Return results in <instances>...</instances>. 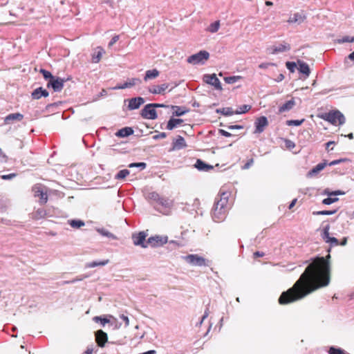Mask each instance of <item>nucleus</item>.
Segmentation results:
<instances>
[{
  "label": "nucleus",
  "instance_id": "nucleus-1",
  "mask_svg": "<svg viewBox=\"0 0 354 354\" xmlns=\"http://www.w3.org/2000/svg\"><path fill=\"white\" fill-rule=\"evenodd\" d=\"M330 257L328 254L326 259H315L293 286L282 292L279 298V303L285 305L297 301L318 288L327 286L330 283Z\"/></svg>",
  "mask_w": 354,
  "mask_h": 354
},
{
  "label": "nucleus",
  "instance_id": "nucleus-2",
  "mask_svg": "<svg viewBox=\"0 0 354 354\" xmlns=\"http://www.w3.org/2000/svg\"><path fill=\"white\" fill-rule=\"evenodd\" d=\"M227 198V194L223 192L221 195L220 200L217 201L214 204L212 216L215 222H221L225 218Z\"/></svg>",
  "mask_w": 354,
  "mask_h": 354
},
{
  "label": "nucleus",
  "instance_id": "nucleus-3",
  "mask_svg": "<svg viewBox=\"0 0 354 354\" xmlns=\"http://www.w3.org/2000/svg\"><path fill=\"white\" fill-rule=\"evenodd\" d=\"M322 118L334 125H342L345 122L344 115L337 110L326 113Z\"/></svg>",
  "mask_w": 354,
  "mask_h": 354
},
{
  "label": "nucleus",
  "instance_id": "nucleus-4",
  "mask_svg": "<svg viewBox=\"0 0 354 354\" xmlns=\"http://www.w3.org/2000/svg\"><path fill=\"white\" fill-rule=\"evenodd\" d=\"M209 57V53L206 50H201L198 53L189 56L187 62L193 64H204Z\"/></svg>",
  "mask_w": 354,
  "mask_h": 354
},
{
  "label": "nucleus",
  "instance_id": "nucleus-5",
  "mask_svg": "<svg viewBox=\"0 0 354 354\" xmlns=\"http://www.w3.org/2000/svg\"><path fill=\"white\" fill-rule=\"evenodd\" d=\"M184 260L193 266H206L207 260L198 254H189L183 257Z\"/></svg>",
  "mask_w": 354,
  "mask_h": 354
},
{
  "label": "nucleus",
  "instance_id": "nucleus-6",
  "mask_svg": "<svg viewBox=\"0 0 354 354\" xmlns=\"http://www.w3.org/2000/svg\"><path fill=\"white\" fill-rule=\"evenodd\" d=\"M147 233L145 232H140L132 234V240L133 244L136 246H140L142 248H147L148 247L147 240L146 237Z\"/></svg>",
  "mask_w": 354,
  "mask_h": 354
},
{
  "label": "nucleus",
  "instance_id": "nucleus-7",
  "mask_svg": "<svg viewBox=\"0 0 354 354\" xmlns=\"http://www.w3.org/2000/svg\"><path fill=\"white\" fill-rule=\"evenodd\" d=\"M167 241L168 237L167 236L156 235L147 239L148 245H150L153 248L162 246L167 243Z\"/></svg>",
  "mask_w": 354,
  "mask_h": 354
},
{
  "label": "nucleus",
  "instance_id": "nucleus-8",
  "mask_svg": "<svg viewBox=\"0 0 354 354\" xmlns=\"http://www.w3.org/2000/svg\"><path fill=\"white\" fill-rule=\"evenodd\" d=\"M203 80L205 83L214 86L216 90L221 91L223 89L221 83L215 74L205 75Z\"/></svg>",
  "mask_w": 354,
  "mask_h": 354
},
{
  "label": "nucleus",
  "instance_id": "nucleus-9",
  "mask_svg": "<svg viewBox=\"0 0 354 354\" xmlns=\"http://www.w3.org/2000/svg\"><path fill=\"white\" fill-rule=\"evenodd\" d=\"M141 115L143 118L148 120H155L157 118V113L153 104H147L141 111Z\"/></svg>",
  "mask_w": 354,
  "mask_h": 354
},
{
  "label": "nucleus",
  "instance_id": "nucleus-10",
  "mask_svg": "<svg viewBox=\"0 0 354 354\" xmlns=\"http://www.w3.org/2000/svg\"><path fill=\"white\" fill-rule=\"evenodd\" d=\"M32 192L35 197H39L40 203L45 204L48 201V196L46 192H44V188L41 185H35L32 187Z\"/></svg>",
  "mask_w": 354,
  "mask_h": 354
},
{
  "label": "nucleus",
  "instance_id": "nucleus-11",
  "mask_svg": "<svg viewBox=\"0 0 354 354\" xmlns=\"http://www.w3.org/2000/svg\"><path fill=\"white\" fill-rule=\"evenodd\" d=\"M65 80L60 77H54L47 84V87H52L55 92H59L64 87Z\"/></svg>",
  "mask_w": 354,
  "mask_h": 354
},
{
  "label": "nucleus",
  "instance_id": "nucleus-12",
  "mask_svg": "<svg viewBox=\"0 0 354 354\" xmlns=\"http://www.w3.org/2000/svg\"><path fill=\"white\" fill-rule=\"evenodd\" d=\"M255 130L254 131V133H262L265 128L268 125V121L266 117L261 116L258 118L255 122Z\"/></svg>",
  "mask_w": 354,
  "mask_h": 354
},
{
  "label": "nucleus",
  "instance_id": "nucleus-13",
  "mask_svg": "<svg viewBox=\"0 0 354 354\" xmlns=\"http://www.w3.org/2000/svg\"><path fill=\"white\" fill-rule=\"evenodd\" d=\"M141 83V80L139 78L134 77L129 79L128 81L124 82L122 84H118L115 86L113 89H124L127 88H131L136 84H139Z\"/></svg>",
  "mask_w": 354,
  "mask_h": 354
},
{
  "label": "nucleus",
  "instance_id": "nucleus-14",
  "mask_svg": "<svg viewBox=\"0 0 354 354\" xmlns=\"http://www.w3.org/2000/svg\"><path fill=\"white\" fill-rule=\"evenodd\" d=\"M186 147L187 144L184 138L181 136H178L176 138L173 140L171 150H179L185 148Z\"/></svg>",
  "mask_w": 354,
  "mask_h": 354
},
{
  "label": "nucleus",
  "instance_id": "nucleus-15",
  "mask_svg": "<svg viewBox=\"0 0 354 354\" xmlns=\"http://www.w3.org/2000/svg\"><path fill=\"white\" fill-rule=\"evenodd\" d=\"M95 338L97 344L100 347H104L108 340L107 334L102 330L96 332Z\"/></svg>",
  "mask_w": 354,
  "mask_h": 354
},
{
  "label": "nucleus",
  "instance_id": "nucleus-16",
  "mask_svg": "<svg viewBox=\"0 0 354 354\" xmlns=\"http://www.w3.org/2000/svg\"><path fill=\"white\" fill-rule=\"evenodd\" d=\"M144 103L145 100L141 97L131 98L129 101L128 109L129 110L137 109Z\"/></svg>",
  "mask_w": 354,
  "mask_h": 354
},
{
  "label": "nucleus",
  "instance_id": "nucleus-17",
  "mask_svg": "<svg viewBox=\"0 0 354 354\" xmlns=\"http://www.w3.org/2000/svg\"><path fill=\"white\" fill-rule=\"evenodd\" d=\"M169 88V84L165 83L158 86H153L149 88V93L152 94H164L165 91Z\"/></svg>",
  "mask_w": 354,
  "mask_h": 354
},
{
  "label": "nucleus",
  "instance_id": "nucleus-18",
  "mask_svg": "<svg viewBox=\"0 0 354 354\" xmlns=\"http://www.w3.org/2000/svg\"><path fill=\"white\" fill-rule=\"evenodd\" d=\"M297 69L299 73L305 75L306 77H309L310 70L308 64L301 60H297Z\"/></svg>",
  "mask_w": 354,
  "mask_h": 354
},
{
  "label": "nucleus",
  "instance_id": "nucleus-19",
  "mask_svg": "<svg viewBox=\"0 0 354 354\" xmlns=\"http://www.w3.org/2000/svg\"><path fill=\"white\" fill-rule=\"evenodd\" d=\"M290 49V44L287 43L279 44L277 46H274L271 48V53L276 54L278 53H283L288 51Z\"/></svg>",
  "mask_w": 354,
  "mask_h": 354
},
{
  "label": "nucleus",
  "instance_id": "nucleus-20",
  "mask_svg": "<svg viewBox=\"0 0 354 354\" xmlns=\"http://www.w3.org/2000/svg\"><path fill=\"white\" fill-rule=\"evenodd\" d=\"M104 53L105 51L103 48L97 46L92 53V62L98 63Z\"/></svg>",
  "mask_w": 354,
  "mask_h": 354
},
{
  "label": "nucleus",
  "instance_id": "nucleus-21",
  "mask_svg": "<svg viewBox=\"0 0 354 354\" xmlns=\"http://www.w3.org/2000/svg\"><path fill=\"white\" fill-rule=\"evenodd\" d=\"M48 95L49 93L46 89H44L42 87H39L32 91L31 96L35 100H39L41 97H46Z\"/></svg>",
  "mask_w": 354,
  "mask_h": 354
},
{
  "label": "nucleus",
  "instance_id": "nucleus-22",
  "mask_svg": "<svg viewBox=\"0 0 354 354\" xmlns=\"http://www.w3.org/2000/svg\"><path fill=\"white\" fill-rule=\"evenodd\" d=\"M326 162H321L317 165L315 167L310 169L308 174L307 177L312 178L317 175L322 170H323L326 166Z\"/></svg>",
  "mask_w": 354,
  "mask_h": 354
},
{
  "label": "nucleus",
  "instance_id": "nucleus-23",
  "mask_svg": "<svg viewBox=\"0 0 354 354\" xmlns=\"http://www.w3.org/2000/svg\"><path fill=\"white\" fill-rule=\"evenodd\" d=\"M295 101L293 98H292L291 100L287 101L283 105L279 106V113H284L286 111H289L295 106Z\"/></svg>",
  "mask_w": 354,
  "mask_h": 354
},
{
  "label": "nucleus",
  "instance_id": "nucleus-24",
  "mask_svg": "<svg viewBox=\"0 0 354 354\" xmlns=\"http://www.w3.org/2000/svg\"><path fill=\"white\" fill-rule=\"evenodd\" d=\"M306 19V17L299 12H297V13H295L294 15H291L288 20V22L289 24H295V23H298V24H301Z\"/></svg>",
  "mask_w": 354,
  "mask_h": 354
},
{
  "label": "nucleus",
  "instance_id": "nucleus-25",
  "mask_svg": "<svg viewBox=\"0 0 354 354\" xmlns=\"http://www.w3.org/2000/svg\"><path fill=\"white\" fill-rule=\"evenodd\" d=\"M24 118V115L19 113H10L5 118V122L10 124L14 120L21 121Z\"/></svg>",
  "mask_w": 354,
  "mask_h": 354
},
{
  "label": "nucleus",
  "instance_id": "nucleus-26",
  "mask_svg": "<svg viewBox=\"0 0 354 354\" xmlns=\"http://www.w3.org/2000/svg\"><path fill=\"white\" fill-rule=\"evenodd\" d=\"M159 74H160V72L156 68L152 69V70H147L145 73V75L144 77V80L145 82H147L150 80L156 79V77H158L159 76Z\"/></svg>",
  "mask_w": 354,
  "mask_h": 354
},
{
  "label": "nucleus",
  "instance_id": "nucleus-27",
  "mask_svg": "<svg viewBox=\"0 0 354 354\" xmlns=\"http://www.w3.org/2000/svg\"><path fill=\"white\" fill-rule=\"evenodd\" d=\"M195 167L199 171H209L213 169L212 165H207L200 159H198L195 163Z\"/></svg>",
  "mask_w": 354,
  "mask_h": 354
},
{
  "label": "nucleus",
  "instance_id": "nucleus-28",
  "mask_svg": "<svg viewBox=\"0 0 354 354\" xmlns=\"http://www.w3.org/2000/svg\"><path fill=\"white\" fill-rule=\"evenodd\" d=\"M183 122L182 119L171 118L167 122V129L172 130L178 127Z\"/></svg>",
  "mask_w": 354,
  "mask_h": 354
},
{
  "label": "nucleus",
  "instance_id": "nucleus-29",
  "mask_svg": "<svg viewBox=\"0 0 354 354\" xmlns=\"http://www.w3.org/2000/svg\"><path fill=\"white\" fill-rule=\"evenodd\" d=\"M96 231L102 236H106L110 239H112V240L118 239V237L115 234L110 232L109 230H107L105 228H97Z\"/></svg>",
  "mask_w": 354,
  "mask_h": 354
},
{
  "label": "nucleus",
  "instance_id": "nucleus-30",
  "mask_svg": "<svg viewBox=\"0 0 354 354\" xmlns=\"http://www.w3.org/2000/svg\"><path fill=\"white\" fill-rule=\"evenodd\" d=\"M158 204L161 205L162 207L169 209L173 205V201L168 198H164L160 196V199L159 200Z\"/></svg>",
  "mask_w": 354,
  "mask_h": 354
},
{
  "label": "nucleus",
  "instance_id": "nucleus-31",
  "mask_svg": "<svg viewBox=\"0 0 354 354\" xmlns=\"http://www.w3.org/2000/svg\"><path fill=\"white\" fill-rule=\"evenodd\" d=\"M133 133V130L131 127H124L118 131L117 136L120 137H127Z\"/></svg>",
  "mask_w": 354,
  "mask_h": 354
},
{
  "label": "nucleus",
  "instance_id": "nucleus-32",
  "mask_svg": "<svg viewBox=\"0 0 354 354\" xmlns=\"http://www.w3.org/2000/svg\"><path fill=\"white\" fill-rule=\"evenodd\" d=\"M109 263V260L99 261H93L88 263L86 265V268H95L96 266H103L106 265Z\"/></svg>",
  "mask_w": 354,
  "mask_h": 354
},
{
  "label": "nucleus",
  "instance_id": "nucleus-33",
  "mask_svg": "<svg viewBox=\"0 0 354 354\" xmlns=\"http://www.w3.org/2000/svg\"><path fill=\"white\" fill-rule=\"evenodd\" d=\"M216 112L227 116L235 114V111H234L231 107L218 109L216 110Z\"/></svg>",
  "mask_w": 354,
  "mask_h": 354
},
{
  "label": "nucleus",
  "instance_id": "nucleus-34",
  "mask_svg": "<svg viewBox=\"0 0 354 354\" xmlns=\"http://www.w3.org/2000/svg\"><path fill=\"white\" fill-rule=\"evenodd\" d=\"M220 28V21H216L214 23H212L208 28H207V30L212 33L216 32Z\"/></svg>",
  "mask_w": 354,
  "mask_h": 354
},
{
  "label": "nucleus",
  "instance_id": "nucleus-35",
  "mask_svg": "<svg viewBox=\"0 0 354 354\" xmlns=\"http://www.w3.org/2000/svg\"><path fill=\"white\" fill-rule=\"evenodd\" d=\"M68 223L73 228H80L85 225L84 222L82 220H69Z\"/></svg>",
  "mask_w": 354,
  "mask_h": 354
},
{
  "label": "nucleus",
  "instance_id": "nucleus-36",
  "mask_svg": "<svg viewBox=\"0 0 354 354\" xmlns=\"http://www.w3.org/2000/svg\"><path fill=\"white\" fill-rule=\"evenodd\" d=\"M242 78L241 76L236 75V76H230V77H224V80L227 84H232L238 82L239 80Z\"/></svg>",
  "mask_w": 354,
  "mask_h": 354
},
{
  "label": "nucleus",
  "instance_id": "nucleus-37",
  "mask_svg": "<svg viewBox=\"0 0 354 354\" xmlns=\"http://www.w3.org/2000/svg\"><path fill=\"white\" fill-rule=\"evenodd\" d=\"M172 109L174 110V115L176 116H181L187 112V110L178 106H172Z\"/></svg>",
  "mask_w": 354,
  "mask_h": 354
},
{
  "label": "nucleus",
  "instance_id": "nucleus-38",
  "mask_svg": "<svg viewBox=\"0 0 354 354\" xmlns=\"http://www.w3.org/2000/svg\"><path fill=\"white\" fill-rule=\"evenodd\" d=\"M329 230H330V225H326L323 229V232L322 234V239L325 241V242H328V240L330 239V236L329 234Z\"/></svg>",
  "mask_w": 354,
  "mask_h": 354
},
{
  "label": "nucleus",
  "instance_id": "nucleus-39",
  "mask_svg": "<svg viewBox=\"0 0 354 354\" xmlns=\"http://www.w3.org/2000/svg\"><path fill=\"white\" fill-rule=\"evenodd\" d=\"M93 320L95 322H100L102 326H104L106 324H108L110 322V320L105 317H102L100 316H95L93 318Z\"/></svg>",
  "mask_w": 354,
  "mask_h": 354
},
{
  "label": "nucleus",
  "instance_id": "nucleus-40",
  "mask_svg": "<svg viewBox=\"0 0 354 354\" xmlns=\"http://www.w3.org/2000/svg\"><path fill=\"white\" fill-rule=\"evenodd\" d=\"M251 109V106L250 105H247V104H244L240 107H239L236 111H235V114H242V113H246L247 111H248L250 109Z\"/></svg>",
  "mask_w": 354,
  "mask_h": 354
},
{
  "label": "nucleus",
  "instance_id": "nucleus-41",
  "mask_svg": "<svg viewBox=\"0 0 354 354\" xmlns=\"http://www.w3.org/2000/svg\"><path fill=\"white\" fill-rule=\"evenodd\" d=\"M147 198L149 200L155 201L158 203L159 200L160 199V196L157 192H153L149 193Z\"/></svg>",
  "mask_w": 354,
  "mask_h": 354
},
{
  "label": "nucleus",
  "instance_id": "nucleus-42",
  "mask_svg": "<svg viewBox=\"0 0 354 354\" xmlns=\"http://www.w3.org/2000/svg\"><path fill=\"white\" fill-rule=\"evenodd\" d=\"M129 174L128 169L120 170L115 176L116 179H123Z\"/></svg>",
  "mask_w": 354,
  "mask_h": 354
},
{
  "label": "nucleus",
  "instance_id": "nucleus-43",
  "mask_svg": "<svg viewBox=\"0 0 354 354\" xmlns=\"http://www.w3.org/2000/svg\"><path fill=\"white\" fill-rule=\"evenodd\" d=\"M304 121V119L302 120H287L286 124L288 126H299L301 125Z\"/></svg>",
  "mask_w": 354,
  "mask_h": 354
},
{
  "label": "nucleus",
  "instance_id": "nucleus-44",
  "mask_svg": "<svg viewBox=\"0 0 354 354\" xmlns=\"http://www.w3.org/2000/svg\"><path fill=\"white\" fill-rule=\"evenodd\" d=\"M338 198L337 197H332V196H329L326 198H324L323 201H322V203L324 204V205H330L335 202H337L338 201Z\"/></svg>",
  "mask_w": 354,
  "mask_h": 354
},
{
  "label": "nucleus",
  "instance_id": "nucleus-45",
  "mask_svg": "<svg viewBox=\"0 0 354 354\" xmlns=\"http://www.w3.org/2000/svg\"><path fill=\"white\" fill-rule=\"evenodd\" d=\"M337 210H324V211H318L314 212L313 214L315 215H332L336 213Z\"/></svg>",
  "mask_w": 354,
  "mask_h": 354
},
{
  "label": "nucleus",
  "instance_id": "nucleus-46",
  "mask_svg": "<svg viewBox=\"0 0 354 354\" xmlns=\"http://www.w3.org/2000/svg\"><path fill=\"white\" fill-rule=\"evenodd\" d=\"M40 73L43 75L45 80H51L55 76H53L50 72L45 70V69H41Z\"/></svg>",
  "mask_w": 354,
  "mask_h": 354
},
{
  "label": "nucleus",
  "instance_id": "nucleus-47",
  "mask_svg": "<svg viewBox=\"0 0 354 354\" xmlns=\"http://www.w3.org/2000/svg\"><path fill=\"white\" fill-rule=\"evenodd\" d=\"M324 193H325V194L328 195V196H335L337 195H344L345 194L344 192H342L340 190L334 191V192H329L328 190H325Z\"/></svg>",
  "mask_w": 354,
  "mask_h": 354
},
{
  "label": "nucleus",
  "instance_id": "nucleus-48",
  "mask_svg": "<svg viewBox=\"0 0 354 354\" xmlns=\"http://www.w3.org/2000/svg\"><path fill=\"white\" fill-rule=\"evenodd\" d=\"M286 66L290 72L293 73L297 66V62H287Z\"/></svg>",
  "mask_w": 354,
  "mask_h": 354
},
{
  "label": "nucleus",
  "instance_id": "nucleus-49",
  "mask_svg": "<svg viewBox=\"0 0 354 354\" xmlns=\"http://www.w3.org/2000/svg\"><path fill=\"white\" fill-rule=\"evenodd\" d=\"M147 167V165L145 162H135V163H131L129 165V167H140L141 169H145Z\"/></svg>",
  "mask_w": 354,
  "mask_h": 354
},
{
  "label": "nucleus",
  "instance_id": "nucleus-50",
  "mask_svg": "<svg viewBox=\"0 0 354 354\" xmlns=\"http://www.w3.org/2000/svg\"><path fill=\"white\" fill-rule=\"evenodd\" d=\"M328 353L329 354H344L343 350L335 347H330Z\"/></svg>",
  "mask_w": 354,
  "mask_h": 354
},
{
  "label": "nucleus",
  "instance_id": "nucleus-51",
  "mask_svg": "<svg viewBox=\"0 0 354 354\" xmlns=\"http://www.w3.org/2000/svg\"><path fill=\"white\" fill-rule=\"evenodd\" d=\"M354 39H353V37L349 36H344L341 39H338V43L343 44L346 42H353Z\"/></svg>",
  "mask_w": 354,
  "mask_h": 354
},
{
  "label": "nucleus",
  "instance_id": "nucleus-52",
  "mask_svg": "<svg viewBox=\"0 0 354 354\" xmlns=\"http://www.w3.org/2000/svg\"><path fill=\"white\" fill-rule=\"evenodd\" d=\"M87 277L86 276H84L83 277H76L71 281H65L63 282V284H67V283H74L77 281H80L83 280L84 278Z\"/></svg>",
  "mask_w": 354,
  "mask_h": 354
},
{
  "label": "nucleus",
  "instance_id": "nucleus-53",
  "mask_svg": "<svg viewBox=\"0 0 354 354\" xmlns=\"http://www.w3.org/2000/svg\"><path fill=\"white\" fill-rule=\"evenodd\" d=\"M17 176L16 174L12 173L6 175H2L1 177L3 180H11Z\"/></svg>",
  "mask_w": 354,
  "mask_h": 354
},
{
  "label": "nucleus",
  "instance_id": "nucleus-54",
  "mask_svg": "<svg viewBox=\"0 0 354 354\" xmlns=\"http://www.w3.org/2000/svg\"><path fill=\"white\" fill-rule=\"evenodd\" d=\"M270 66H275V64L274 63H270V62L261 63L259 65V68H262V69H266V68H268Z\"/></svg>",
  "mask_w": 354,
  "mask_h": 354
},
{
  "label": "nucleus",
  "instance_id": "nucleus-55",
  "mask_svg": "<svg viewBox=\"0 0 354 354\" xmlns=\"http://www.w3.org/2000/svg\"><path fill=\"white\" fill-rule=\"evenodd\" d=\"M328 243H330L331 245H338L339 242L338 240L335 237H330L328 240Z\"/></svg>",
  "mask_w": 354,
  "mask_h": 354
},
{
  "label": "nucleus",
  "instance_id": "nucleus-56",
  "mask_svg": "<svg viewBox=\"0 0 354 354\" xmlns=\"http://www.w3.org/2000/svg\"><path fill=\"white\" fill-rule=\"evenodd\" d=\"M167 137V134L165 132L159 133L158 134H156L153 136V139L158 140V139H162Z\"/></svg>",
  "mask_w": 354,
  "mask_h": 354
},
{
  "label": "nucleus",
  "instance_id": "nucleus-57",
  "mask_svg": "<svg viewBox=\"0 0 354 354\" xmlns=\"http://www.w3.org/2000/svg\"><path fill=\"white\" fill-rule=\"evenodd\" d=\"M120 319H122L125 323V327H127L129 325V317L123 314L120 315Z\"/></svg>",
  "mask_w": 354,
  "mask_h": 354
},
{
  "label": "nucleus",
  "instance_id": "nucleus-58",
  "mask_svg": "<svg viewBox=\"0 0 354 354\" xmlns=\"http://www.w3.org/2000/svg\"><path fill=\"white\" fill-rule=\"evenodd\" d=\"M119 39V36L118 35H115L114 36L111 41L109 43V46H112L115 43H116L118 41V40Z\"/></svg>",
  "mask_w": 354,
  "mask_h": 354
},
{
  "label": "nucleus",
  "instance_id": "nucleus-59",
  "mask_svg": "<svg viewBox=\"0 0 354 354\" xmlns=\"http://www.w3.org/2000/svg\"><path fill=\"white\" fill-rule=\"evenodd\" d=\"M286 147L289 149H292L295 146V143L289 140H286Z\"/></svg>",
  "mask_w": 354,
  "mask_h": 354
},
{
  "label": "nucleus",
  "instance_id": "nucleus-60",
  "mask_svg": "<svg viewBox=\"0 0 354 354\" xmlns=\"http://www.w3.org/2000/svg\"><path fill=\"white\" fill-rule=\"evenodd\" d=\"M345 160H346V159L335 160H333V161L330 162L328 165H329L330 166H333V165H337V164H339V163H340V162H344V161H345Z\"/></svg>",
  "mask_w": 354,
  "mask_h": 354
},
{
  "label": "nucleus",
  "instance_id": "nucleus-61",
  "mask_svg": "<svg viewBox=\"0 0 354 354\" xmlns=\"http://www.w3.org/2000/svg\"><path fill=\"white\" fill-rule=\"evenodd\" d=\"M219 133H220L222 136H225V137H230V136H232V134H231L230 133H229V132H227V131H225V130H223V129H220V130H219Z\"/></svg>",
  "mask_w": 354,
  "mask_h": 354
},
{
  "label": "nucleus",
  "instance_id": "nucleus-62",
  "mask_svg": "<svg viewBox=\"0 0 354 354\" xmlns=\"http://www.w3.org/2000/svg\"><path fill=\"white\" fill-rule=\"evenodd\" d=\"M253 164V160H250L243 167L244 169H248Z\"/></svg>",
  "mask_w": 354,
  "mask_h": 354
},
{
  "label": "nucleus",
  "instance_id": "nucleus-63",
  "mask_svg": "<svg viewBox=\"0 0 354 354\" xmlns=\"http://www.w3.org/2000/svg\"><path fill=\"white\" fill-rule=\"evenodd\" d=\"M254 256L255 257H263V256H264V253H263V252H259V251H257V252H255L254 253Z\"/></svg>",
  "mask_w": 354,
  "mask_h": 354
},
{
  "label": "nucleus",
  "instance_id": "nucleus-64",
  "mask_svg": "<svg viewBox=\"0 0 354 354\" xmlns=\"http://www.w3.org/2000/svg\"><path fill=\"white\" fill-rule=\"evenodd\" d=\"M209 316V310L206 309L205 310L204 315L202 317V321H204Z\"/></svg>",
  "mask_w": 354,
  "mask_h": 354
}]
</instances>
